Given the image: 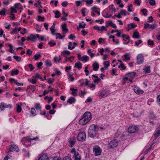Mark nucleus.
Masks as SVG:
<instances>
[{
	"instance_id": "nucleus-1",
	"label": "nucleus",
	"mask_w": 160,
	"mask_h": 160,
	"mask_svg": "<svg viewBox=\"0 0 160 160\" xmlns=\"http://www.w3.org/2000/svg\"><path fill=\"white\" fill-rule=\"evenodd\" d=\"M98 131V128L97 125L92 124L88 129V134L89 136L92 138H94L96 136Z\"/></svg>"
},
{
	"instance_id": "nucleus-2",
	"label": "nucleus",
	"mask_w": 160,
	"mask_h": 160,
	"mask_svg": "<svg viewBox=\"0 0 160 160\" xmlns=\"http://www.w3.org/2000/svg\"><path fill=\"white\" fill-rule=\"evenodd\" d=\"M92 118L91 113L89 112H87L84 113L83 117L81 118V124L85 125L89 122Z\"/></svg>"
},
{
	"instance_id": "nucleus-3",
	"label": "nucleus",
	"mask_w": 160,
	"mask_h": 160,
	"mask_svg": "<svg viewBox=\"0 0 160 160\" xmlns=\"http://www.w3.org/2000/svg\"><path fill=\"white\" fill-rule=\"evenodd\" d=\"M93 151L95 156H98L101 155L102 150L98 145H95L93 148Z\"/></svg>"
},
{
	"instance_id": "nucleus-4",
	"label": "nucleus",
	"mask_w": 160,
	"mask_h": 160,
	"mask_svg": "<svg viewBox=\"0 0 160 160\" xmlns=\"http://www.w3.org/2000/svg\"><path fill=\"white\" fill-rule=\"evenodd\" d=\"M37 38L40 40H43L44 39V36H40L38 34H37L36 36L33 34H31L27 37V40H35Z\"/></svg>"
},
{
	"instance_id": "nucleus-5",
	"label": "nucleus",
	"mask_w": 160,
	"mask_h": 160,
	"mask_svg": "<svg viewBox=\"0 0 160 160\" xmlns=\"http://www.w3.org/2000/svg\"><path fill=\"white\" fill-rule=\"evenodd\" d=\"M118 145V141L116 139H114L110 142L108 144V147L109 148H114L116 147Z\"/></svg>"
},
{
	"instance_id": "nucleus-6",
	"label": "nucleus",
	"mask_w": 160,
	"mask_h": 160,
	"mask_svg": "<svg viewBox=\"0 0 160 160\" xmlns=\"http://www.w3.org/2000/svg\"><path fill=\"white\" fill-rule=\"evenodd\" d=\"M138 127L135 125H131L128 129V132L129 133H133L136 132L138 130Z\"/></svg>"
},
{
	"instance_id": "nucleus-7",
	"label": "nucleus",
	"mask_w": 160,
	"mask_h": 160,
	"mask_svg": "<svg viewBox=\"0 0 160 160\" xmlns=\"http://www.w3.org/2000/svg\"><path fill=\"white\" fill-rule=\"evenodd\" d=\"M144 58L142 54H139L137 57V63L138 64H142L143 62Z\"/></svg>"
},
{
	"instance_id": "nucleus-8",
	"label": "nucleus",
	"mask_w": 160,
	"mask_h": 160,
	"mask_svg": "<svg viewBox=\"0 0 160 160\" xmlns=\"http://www.w3.org/2000/svg\"><path fill=\"white\" fill-rule=\"evenodd\" d=\"M134 92L137 94H140L143 93V90H141L140 88L137 86H135L133 88Z\"/></svg>"
},
{
	"instance_id": "nucleus-9",
	"label": "nucleus",
	"mask_w": 160,
	"mask_h": 160,
	"mask_svg": "<svg viewBox=\"0 0 160 160\" xmlns=\"http://www.w3.org/2000/svg\"><path fill=\"white\" fill-rule=\"evenodd\" d=\"M71 152L72 153H74V155L73 156V158L74 159V160H80V158L78 157L79 154L78 152H76L75 149L74 148H73L72 149Z\"/></svg>"
},
{
	"instance_id": "nucleus-10",
	"label": "nucleus",
	"mask_w": 160,
	"mask_h": 160,
	"mask_svg": "<svg viewBox=\"0 0 160 160\" xmlns=\"http://www.w3.org/2000/svg\"><path fill=\"white\" fill-rule=\"evenodd\" d=\"M9 150L11 152L16 151L17 152H18L19 151L18 147L14 144H12L11 145Z\"/></svg>"
},
{
	"instance_id": "nucleus-11",
	"label": "nucleus",
	"mask_w": 160,
	"mask_h": 160,
	"mask_svg": "<svg viewBox=\"0 0 160 160\" xmlns=\"http://www.w3.org/2000/svg\"><path fill=\"white\" fill-rule=\"evenodd\" d=\"M110 93L109 91L105 90H103L101 92L100 96L102 98H103L104 97L107 96Z\"/></svg>"
},
{
	"instance_id": "nucleus-12",
	"label": "nucleus",
	"mask_w": 160,
	"mask_h": 160,
	"mask_svg": "<svg viewBox=\"0 0 160 160\" xmlns=\"http://www.w3.org/2000/svg\"><path fill=\"white\" fill-rule=\"evenodd\" d=\"M61 27L62 29V33L64 35L68 31V29L67 28V25L66 23L63 24Z\"/></svg>"
},
{
	"instance_id": "nucleus-13",
	"label": "nucleus",
	"mask_w": 160,
	"mask_h": 160,
	"mask_svg": "<svg viewBox=\"0 0 160 160\" xmlns=\"http://www.w3.org/2000/svg\"><path fill=\"white\" fill-rule=\"evenodd\" d=\"M49 158L47 155L44 154L40 157L38 160H48Z\"/></svg>"
},
{
	"instance_id": "nucleus-14",
	"label": "nucleus",
	"mask_w": 160,
	"mask_h": 160,
	"mask_svg": "<svg viewBox=\"0 0 160 160\" xmlns=\"http://www.w3.org/2000/svg\"><path fill=\"white\" fill-rule=\"evenodd\" d=\"M77 45V43L75 42L72 43L71 42L69 43L68 45V48L70 50H72L74 48V46Z\"/></svg>"
},
{
	"instance_id": "nucleus-15",
	"label": "nucleus",
	"mask_w": 160,
	"mask_h": 160,
	"mask_svg": "<svg viewBox=\"0 0 160 160\" xmlns=\"http://www.w3.org/2000/svg\"><path fill=\"white\" fill-rule=\"evenodd\" d=\"M92 66H93V70L95 71H97L99 68V64L96 62H94L92 64Z\"/></svg>"
},
{
	"instance_id": "nucleus-16",
	"label": "nucleus",
	"mask_w": 160,
	"mask_h": 160,
	"mask_svg": "<svg viewBox=\"0 0 160 160\" xmlns=\"http://www.w3.org/2000/svg\"><path fill=\"white\" fill-rule=\"evenodd\" d=\"M86 138V133L83 132H81V141H85V140Z\"/></svg>"
},
{
	"instance_id": "nucleus-17",
	"label": "nucleus",
	"mask_w": 160,
	"mask_h": 160,
	"mask_svg": "<svg viewBox=\"0 0 160 160\" xmlns=\"http://www.w3.org/2000/svg\"><path fill=\"white\" fill-rule=\"evenodd\" d=\"M132 37L134 38H140V36L138 32L136 31L134 32L133 34Z\"/></svg>"
},
{
	"instance_id": "nucleus-18",
	"label": "nucleus",
	"mask_w": 160,
	"mask_h": 160,
	"mask_svg": "<svg viewBox=\"0 0 160 160\" xmlns=\"http://www.w3.org/2000/svg\"><path fill=\"white\" fill-rule=\"evenodd\" d=\"M89 60V57L86 55L83 56L82 57H81V61L85 62Z\"/></svg>"
},
{
	"instance_id": "nucleus-19",
	"label": "nucleus",
	"mask_w": 160,
	"mask_h": 160,
	"mask_svg": "<svg viewBox=\"0 0 160 160\" xmlns=\"http://www.w3.org/2000/svg\"><path fill=\"white\" fill-rule=\"evenodd\" d=\"M70 90L72 91V92L71 93L74 96H76L77 95V91H78V90L77 89H74V88H70Z\"/></svg>"
},
{
	"instance_id": "nucleus-20",
	"label": "nucleus",
	"mask_w": 160,
	"mask_h": 160,
	"mask_svg": "<svg viewBox=\"0 0 160 160\" xmlns=\"http://www.w3.org/2000/svg\"><path fill=\"white\" fill-rule=\"evenodd\" d=\"M39 139V138L38 137H36L35 138H24L22 139V143H23V141H24V139H25L26 141L28 142L29 141H30L31 140H37Z\"/></svg>"
},
{
	"instance_id": "nucleus-21",
	"label": "nucleus",
	"mask_w": 160,
	"mask_h": 160,
	"mask_svg": "<svg viewBox=\"0 0 160 160\" xmlns=\"http://www.w3.org/2000/svg\"><path fill=\"white\" fill-rule=\"evenodd\" d=\"M137 25L134 22L131 23L130 24H128V27L129 29L134 28L137 27Z\"/></svg>"
},
{
	"instance_id": "nucleus-22",
	"label": "nucleus",
	"mask_w": 160,
	"mask_h": 160,
	"mask_svg": "<svg viewBox=\"0 0 160 160\" xmlns=\"http://www.w3.org/2000/svg\"><path fill=\"white\" fill-rule=\"evenodd\" d=\"M17 109L16 111L18 113H20L21 112L22 109L21 107V106L22 105V103H21L20 104H17Z\"/></svg>"
},
{
	"instance_id": "nucleus-23",
	"label": "nucleus",
	"mask_w": 160,
	"mask_h": 160,
	"mask_svg": "<svg viewBox=\"0 0 160 160\" xmlns=\"http://www.w3.org/2000/svg\"><path fill=\"white\" fill-rule=\"evenodd\" d=\"M7 104L5 103L1 102L0 105V108L1 111L3 110L5 108H6Z\"/></svg>"
},
{
	"instance_id": "nucleus-24",
	"label": "nucleus",
	"mask_w": 160,
	"mask_h": 160,
	"mask_svg": "<svg viewBox=\"0 0 160 160\" xmlns=\"http://www.w3.org/2000/svg\"><path fill=\"white\" fill-rule=\"evenodd\" d=\"M56 36V39H62L65 37V35L63 34V36H62L61 35V34L59 33H57Z\"/></svg>"
},
{
	"instance_id": "nucleus-25",
	"label": "nucleus",
	"mask_w": 160,
	"mask_h": 160,
	"mask_svg": "<svg viewBox=\"0 0 160 160\" xmlns=\"http://www.w3.org/2000/svg\"><path fill=\"white\" fill-rule=\"evenodd\" d=\"M75 102V99L73 97H71L68 100L67 102L72 104L73 102Z\"/></svg>"
},
{
	"instance_id": "nucleus-26",
	"label": "nucleus",
	"mask_w": 160,
	"mask_h": 160,
	"mask_svg": "<svg viewBox=\"0 0 160 160\" xmlns=\"http://www.w3.org/2000/svg\"><path fill=\"white\" fill-rule=\"evenodd\" d=\"M69 143L71 144V147H72L75 144V138H72L70 139L69 140Z\"/></svg>"
},
{
	"instance_id": "nucleus-27",
	"label": "nucleus",
	"mask_w": 160,
	"mask_h": 160,
	"mask_svg": "<svg viewBox=\"0 0 160 160\" xmlns=\"http://www.w3.org/2000/svg\"><path fill=\"white\" fill-rule=\"evenodd\" d=\"M53 12L56 15L55 16V18H59L61 15V13H60V12L58 10L53 11Z\"/></svg>"
},
{
	"instance_id": "nucleus-28",
	"label": "nucleus",
	"mask_w": 160,
	"mask_h": 160,
	"mask_svg": "<svg viewBox=\"0 0 160 160\" xmlns=\"http://www.w3.org/2000/svg\"><path fill=\"white\" fill-rule=\"evenodd\" d=\"M35 108L37 110H39L40 111H41L42 107L40 105V103H36L35 104Z\"/></svg>"
},
{
	"instance_id": "nucleus-29",
	"label": "nucleus",
	"mask_w": 160,
	"mask_h": 160,
	"mask_svg": "<svg viewBox=\"0 0 160 160\" xmlns=\"http://www.w3.org/2000/svg\"><path fill=\"white\" fill-rule=\"evenodd\" d=\"M30 113L33 116H35V115H36L37 113L36 111L34 108H31Z\"/></svg>"
},
{
	"instance_id": "nucleus-30",
	"label": "nucleus",
	"mask_w": 160,
	"mask_h": 160,
	"mask_svg": "<svg viewBox=\"0 0 160 160\" xmlns=\"http://www.w3.org/2000/svg\"><path fill=\"white\" fill-rule=\"evenodd\" d=\"M22 8V5L20 3H18L15 4L14 8L18 9H20Z\"/></svg>"
},
{
	"instance_id": "nucleus-31",
	"label": "nucleus",
	"mask_w": 160,
	"mask_h": 160,
	"mask_svg": "<svg viewBox=\"0 0 160 160\" xmlns=\"http://www.w3.org/2000/svg\"><path fill=\"white\" fill-rule=\"evenodd\" d=\"M160 135V128H158L156 131V132L154 134V135L156 138Z\"/></svg>"
},
{
	"instance_id": "nucleus-32",
	"label": "nucleus",
	"mask_w": 160,
	"mask_h": 160,
	"mask_svg": "<svg viewBox=\"0 0 160 160\" xmlns=\"http://www.w3.org/2000/svg\"><path fill=\"white\" fill-rule=\"evenodd\" d=\"M40 75L38 73H36L35 76H33L32 77L33 78L35 79L36 78H40L41 80L43 81L44 79H42V78H41L40 77Z\"/></svg>"
},
{
	"instance_id": "nucleus-33",
	"label": "nucleus",
	"mask_w": 160,
	"mask_h": 160,
	"mask_svg": "<svg viewBox=\"0 0 160 160\" xmlns=\"http://www.w3.org/2000/svg\"><path fill=\"white\" fill-rule=\"evenodd\" d=\"M62 54L65 57L66 55H69L70 53V52L68 50H64L62 52Z\"/></svg>"
},
{
	"instance_id": "nucleus-34",
	"label": "nucleus",
	"mask_w": 160,
	"mask_h": 160,
	"mask_svg": "<svg viewBox=\"0 0 160 160\" xmlns=\"http://www.w3.org/2000/svg\"><path fill=\"white\" fill-rule=\"evenodd\" d=\"M19 73V70H12V72L11 73V75L12 76H13L14 75H16L18 74Z\"/></svg>"
},
{
	"instance_id": "nucleus-35",
	"label": "nucleus",
	"mask_w": 160,
	"mask_h": 160,
	"mask_svg": "<svg viewBox=\"0 0 160 160\" xmlns=\"http://www.w3.org/2000/svg\"><path fill=\"white\" fill-rule=\"evenodd\" d=\"M149 117L151 119H155L157 118L156 116L153 113H150Z\"/></svg>"
},
{
	"instance_id": "nucleus-36",
	"label": "nucleus",
	"mask_w": 160,
	"mask_h": 160,
	"mask_svg": "<svg viewBox=\"0 0 160 160\" xmlns=\"http://www.w3.org/2000/svg\"><path fill=\"white\" fill-rule=\"evenodd\" d=\"M104 13H106V12H105L104 11H103L102 12V15L103 16V17L106 18H109L111 17V15H109L108 14V13H107L106 14V15H104Z\"/></svg>"
},
{
	"instance_id": "nucleus-37",
	"label": "nucleus",
	"mask_w": 160,
	"mask_h": 160,
	"mask_svg": "<svg viewBox=\"0 0 160 160\" xmlns=\"http://www.w3.org/2000/svg\"><path fill=\"white\" fill-rule=\"evenodd\" d=\"M109 25L111 26L113 28H116L117 27L115 24L113 23L112 21H110L109 23Z\"/></svg>"
},
{
	"instance_id": "nucleus-38",
	"label": "nucleus",
	"mask_w": 160,
	"mask_h": 160,
	"mask_svg": "<svg viewBox=\"0 0 160 160\" xmlns=\"http://www.w3.org/2000/svg\"><path fill=\"white\" fill-rule=\"evenodd\" d=\"M144 71L146 73H149L151 71L150 68V67H145L144 69H143Z\"/></svg>"
},
{
	"instance_id": "nucleus-39",
	"label": "nucleus",
	"mask_w": 160,
	"mask_h": 160,
	"mask_svg": "<svg viewBox=\"0 0 160 160\" xmlns=\"http://www.w3.org/2000/svg\"><path fill=\"white\" fill-rule=\"evenodd\" d=\"M86 3L87 5L91 4L93 2V0H83Z\"/></svg>"
},
{
	"instance_id": "nucleus-40",
	"label": "nucleus",
	"mask_w": 160,
	"mask_h": 160,
	"mask_svg": "<svg viewBox=\"0 0 160 160\" xmlns=\"http://www.w3.org/2000/svg\"><path fill=\"white\" fill-rule=\"evenodd\" d=\"M45 63L47 67H50L52 65L51 63L50 62H49V61L48 60H46L45 61Z\"/></svg>"
},
{
	"instance_id": "nucleus-41",
	"label": "nucleus",
	"mask_w": 160,
	"mask_h": 160,
	"mask_svg": "<svg viewBox=\"0 0 160 160\" xmlns=\"http://www.w3.org/2000/svg\"><path fill=\"white\" fill-rule=\"evenodd\" d=\"M48 44L50 45V47H53L55 46L56 43V42H55L53 41H51L48 42Z\"/></svg>"
},
{
	"instance_id": "nucleus-42",
	"label": "nucleus",
	"mask_w": 160,
	"mask_h": 160,
	"mask_svg": "<svg viewBox=\"0 0 160 160\" xmlns=\"http://www.w3.org/2000/svg\"><path fill=\"white\" fill-rule=\"evenodd\" d=\"M41 57V56L40 54H36L34 56V58L35 60H38Z\"/></svg>"
},
{
	"instance_id": "nucleus-43",
	"label": "nucleus",
	"mask_w": 160,
	"mask_h": 160,
	"mask_svg": "<svg viewBox=\"0 0 160 160\" xmlns=\"http://www.w3.org/2000/svg\"><path fill=\"white\" fill-rule=\"evenodd\" d=\"M37 67L39 69H41L42 68V62H39L37 63Z\"/></svg>"
},
{
	"instance_id": "nucleus-44",
	"label": "nucleus",
	"mask_w": 160,
	"mask_h": 160,
	"mask_svg": "<svg viewBox=\"0 0 160 160\" xmlns=\"http://www.w3.org/2000/svg\"><path fill=\"white\" fill-rule=\"evenodd\" d=\"M130 54L128 53H127L124 55L125 59L126 60H129L130 59V57H129Z\"/></svg>"
},
{
	"instance_id": "nucleus-45",
	"label": "nucleus",
	"mask_w": 160,
	"mask_h": 160,
	"mask_svg": "<svg viewBox=\"0 0 160 160\" xmlns=\"http://www.w3.org/2000/svg\"><path fill=\"white\" fill-rule=\"evenodd\" d=\"M156 26L157 25L155 23L152 24H150L149 29L151 28L152 30H153L156 28Z\"/></svg>"
},
{
	"instance_id": "nucleus-46",
	"label": "nucleus",
	"mask_w": 160,
	"mask_h": 160,
	"mask_svg": "<svg viewBox=\"0 0 160 160\" xmlns=\"http://www.w3.org/2000/svg\"><path fill=\"white\" fill-rule=\"evenodd\" d=\"M6 10L4 8H3L2 10L0 11V15H5Z\"/></svg>"
},
{
	"instance_id": "nucleus-47",
	"label": "nucleus",
	"mask_w": 160,
	"mask_h": 160,
	"mask_svg": "<svg viewBox=\"0 0 160 160\" xmlns=\"http://www.w3.org/2000/svg\"><path fill=\"white\" fill-rule=\"evenodd\" d=\"M103 64L105 68H107L109 65V63L108 61H105Z\"/></svg>"
},
{
	"instance_id": "nucleus-48",
	"label": "nucleus",
	"mask_w": 160,
	"mask_h": 160,
	"mask_svg": "<svg viewBox=\"0 0 160 160\" xmlns=\"http://www.w3.org/2000/svg\"><path fill=\"white\" fill-rule=\"evenodd\" d=\"M14 58L18 62H19L21 60V58L18 56H13Z\"/></svg>"
},
{
	"instance_id": "nucleus-49",
	"label": "nucleus",
	"mask_w": 160,
	"mask_h": 160,
	"mask_svg": "<svg viewBox=\"0 0 160 160\" xmlns=\"http://www.w3.org/2000/svg\"><path fill=\"white\" fill-rule=\"evenodd\" d=\"M74 67L75 68H78L79 70L80 69V62L79 61L76 63L75 64Z\"/></svg>"
},
{
	"instance_id": "nucleus-50",
	"label": "nucleus",
	"mask_w": 160,
	"mask_h": 160,
	"mask_svg": "<svg viewBox=\"0 0 160 160\" xmlns=\"http://www.w3.org/2000/svg\"><path fill=\"white\" fill-rule=\"evenodd\" d=\"M149 4L152 6H154L156 4V2L155 0H150Z\"/></svg>"
},
{
	"instance_id": "nucleus-51",
	"label": "nucleus",
	"mask_w": 160,
	"mask_h": 160,
	"mask_svg": "<svg viewBox=\"0 0 160 160\" xmlns=\"http://www.w3.org/2000/svg\"><path fill=\"white\" fill-rule=\"evenodd\" d=\"M118 68H121L122 69L124 70L126 69V67L125 66L123 63H121L118 66Z\"/></svg>"
},
{
	"instance_id": "nucleus-52",
	"label": "nucleus",
	"mask_w": 160,
	"mask_h": 160,
	"mask_svg": "<svg viewBox=\"0 0 160 160\" xmlns=\"http://www.w3.org/2000/svg\"><path fill=\"white\" fill-rule=\"evenodd\" d=\"M32 51L30 49H28L27 51V54L29 56H31L32 53Z\"/></svg>"
},
{
	"instance_id": "nucleus-53",
	"label": "nucleus",
	"mask_w": 160,
	"mask_h": 160,
	"mask_svg": "<svg viewBox=\"0 0 160 160\" xmlns=\"http://www.w3.org/2000/svg\"><path fill=\"white\" fill-rule=\"evenodd\" d=\"M141 11L143 13V14L144 16L147 15L148 11L146 9H143L141 10Z\"/></svg>"
},
{
	"instance_id": "nucleus-54",
	"label": "nucleus",
	"mask_w": 160,
	"mask_h": 160,
	"mask_svg": "<svg viewBox=\"0 0 160 160\" xmlns=\"http://www.w3.org/2000/svg\"><path fill=\"white\" fill-rule=\"evenodd\" d=\"M122 37V38H125L128 40L130 38V37L129 36L125 34H123Z\"/></svg>"
},
{
	"instance_id": "nucleus-55",
	"label": "nucleus",
	"mask_w": 160,
	"mask_h": 160,
	"mask_svg": "<svg viewBox=\"0 0 160 160\" xmlns=\"http://www.w3.org/2000/svg\"><path fill=\"white\" fill-rule=\"evenodd\" d=\"M15 8L14 7L13 8V7H11V13H12L13 12L17 13V11L16 9H15Z\"/></svg>"
},
{
	"instance_id": "nucleus-56",
	"label": "nucleus",
	"mask_w": 160,
	"mask_h": 160,
	"mask_svg": "<svg viewBox=\"0 0 160 160\" xmlns=\"http://www.w3.org/2000/svg\"><path fill=\"white\" fill-rule=\"evenodd\" d=\"M38 21H43L45 18L44 17H42L41 16H38Z\"/></svg>"
},
{
	"instance_id": "nucleus-57",
	"label": "nucleus",
	"mask_w": 160,
	"mask_h": 160,
	"mask_svg": "<svg viewBox=\"0 0 160 160\" xmlns=\"http://www.w3.org/2000/svg\"><path fill=\"white\" fill-rule=\"evenodd\" d=\"M87 9L86 8H83L82 9L81 12L82 13V16L84 17L86 16V15L85 14V11Z\"/></svg>"
},
{
	"instance_id": "nucleus-58",
	"label": "nucleus",
	"mask_w": 160,
	"mask_h": 160,
	"mask_svg": "<svg viewBox=\"0 0 160 160\" xmlns=\"http://www.w3.org/2000/svg\"><path fill=\"white\" fill-rule=\"evenodd\" d=\"M50 30L52 34L53 35H55V30L54 29V28H50Z\"/></svg>"
},
{
	"instance_id": "nucleus-59",
	"label": "nucleus",
	"mask_w": 160,
	"mask_h": 160,
	"mask_svg": "<svg viewBox=\"0 0 160 160\" xmlns=\"http://www.w3.org/2000/svg\"><path fill=\"white\" fill-rule=\"evenodd\" d=\"M29 81L33 84H35L36 83V81L35 79L33 78L32 79H30Z\"/></svg>"
},
{
	"instance_id": "nucleus-60",
	"label": "nucleus",
	"mask_w": 160,
	"mask_h": 160,
	"mask_svg": "<svg viewBox=\"0 0 160 160\" xmlns=\"http://www.w3.org/2000/svg\"><path fill=\"white\" fill-rule=\"evenodd\" d=\"M60 159L59 158L54 157L50 158L49 160H60Z\"/></svg>"
},
{
	"instance_id": "nucleus-61",
	"label": "nucleus",
	"mask_w": 160,
	"mask_h": 160,
	"mask_svg": "<svg viewBox=\"0 0 160 160\" xmlns=\"http://www.w3.org/2000/svg\"><path fill=\"white\" fill-rule=\"evenodd\" d=\"M54 80L55 79L54 78H51L48 79V82L49 83H52L54 82Z\"/></svg>"
},
{
	"instance_id": "nucleus-62",
	"label": "nucleus",
	"mask_w": 160,
	"mask_h": 160,
	"mask_svg": "<svg viewBox=\"0 0 160 160\" xmlns=\"http://www.w3.org/2000/svg\"><path fill=\"white\" fill-rule=\"evenodd\" d=\"M75 36L73 34L70 35L68 37V38L70 39L73 40L75 38Z\"/></svg>"
},
{
	"instance_id": "nucleus-63",
	"label": "nucleus",
	"mask_w": 160,
	"mask_h": 160,
	"mask_svg": "<svg viewBox=\"0 0 160 160\" xmlns=\"http://www.w3.org/2000/svg\"><path fill=\"white\" fill-rule=\"evenodd\" d=\"M68 4V3L67 2L65 1L63 2L62 3V6H63V7H66Z\"/></svg>"
},
{
	"instance_id": "nucleus-64",
	"label": "nucleus",
	"mask_w": 160,
	"mask_h": 160,
	"mask_svg": "<svg viewBox=\"0 0 160 160\" xmlns=\"http://www.w3.org/2000/svg\"><path fill=\"white\" fill-rule=\"evenodd\" d=\"M142 42V41H138L135 42V46H138L139 44H141Z\"/></svg>"
}]
</instances>
